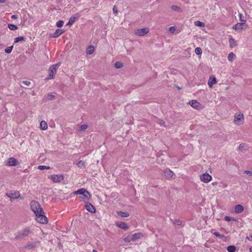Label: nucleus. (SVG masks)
<instances>
[{
    "label": "nucleus",
    "instance_id": "nucleus-1",
    "mask_svg": "<svg viewBox=\"0 0 252 252\" xmlns=\"http://www.w3.org/2000/svg\"><path fill=\"white\" fill-rule=\"evenodd\" d=\"M31 210L33 212L35 215L39 213H44L40 204L36 201L32 200L30 203Z\"/></svg>",
    "mask_w": 252,
    "mask_h": 252
},
{
    "label": "nucleus",
    "instance_id": "nucleus-2",
    "mask_svg": "<svg viewBox=\"0 0 252 252\" xmlns=\"http://www.w3.org/2000/svg\"><path fill=\"white\" fill-rule=\"evenodd\" d=\"M31 233V230L30 228L26 227L17 232L15 239L16 240H22L25 237H28Z\"/></svg>",
    "mask_w": 252,
    "mask_h": 252
},
{
    "label": "nucleus",
    "instance_id": "nucleus-3",
    "mask_svg": "<svg viewBox=\"0 0 252 252\" xmlns=\"http://www.w3.org/2000/svg\"><path fill=\"white\" fill-rule=\"evenodd\" d=\"M73 193L75 194L83 195L84 197L88 200H89L91 197V195L90 194V192L84 188H81L76 191H75Z\"/></svg>",
    "mask_w": 252,
    "mask_h": 252
},
{
    "label": "nucleus",
    "instance_id": "nucleus-4",
    "mask_svg": "<svg viewBox=\"0 0 252 252\" xmlns=\"http://www.w3.org/2000/svg\"><path fill=\"white\" fill-rule=\"evenodd\" d=\"M60 66V63H58L56 64H54L52 65L49 70V75L48 77L46 78L47 79H52L57 72V69Z\"/></svg>",
    "mask_w": 252,
    "mask_h": 252
},
{
    "label": "nucleus",
    "instance_id": "nucleus-5",
    "mask_svg": "<svg viewBox=\"0 0 252 252\" xmlns=\"http://www.w3.org/2000/svg\"><path fill=\"white\" fill-rule=\"evenodd\" d=\"M234 123L235 125H241L244 123V115L242 113L236 114L234 116Z\"/></svg>",
    "mask_w": 252,
    "mask_h": 252
},
{
    "label": "nucleus",
    "instance_id": "nucleus-6",
    "mask_svg": "<svg viewBox=\"0 0 252 252\" xmlns=\"http://www.w3.org/2000/svg\"><path fill=\"white\" fill-rule=\"evenodd\" d=\"M35 216V220L37 222L42 224H45L47 223V218L45 215H44V213H39L38 214L36 215Z\"/></svg>",
    "mask_w": 252,
    "mask_h": 252
},
{
    "label": "nucleus",
    "instance_id": "nucleus-7",
    "mask_svg": "<svg viewBox=\"0 0 252 252\" xmlns=\"http://www.w3.org/2000/svg\"><path fill=\"white\" fill-rule=\"evenodd\" d=\"M51 178L54 183H60L64 179V177L62 174H54L51 175Z\"/></svg>",
    "mask_w": 252,
    "mask_h": 252
},
{
    "label": "nucleus",
    "instance_id": "nucleus-8",
    "mask_svg": "<svg viewBox=\"0 0 252 252\" xmlns=\"http://www.w3.org/2000/svg\"><path fill=\"white\" fill-rule=\"evenodd\" d=\"M189 104L193 108L197 110H200L203 108V106L196 100H192L190 101L189 102Z\"/></svg>",
    "mask_w": 252,
    "mask_h": 252
},
{
    "label": "nucleus",
    "instance_id": "nucleus-9",
    "mask_svg": "<svg viewBox=\"0 0 252 252\" xmlns=\"http://www.w3.org/2000/svg\"><path fill=\"white\" fill-rule=\"evenodd\" d=\"M19 161L14 158H8L6 161V165L10 166H15L19 165Z\"/></svg>",
    "mask_w": 252,
    "mask_h": 252
},
{
    "label": "nucleus",
    "instance_id": "nucleus-10",
    "mask_svg": "<svg viewBox=\"0 0 252 252\" xmlns=\"http://www.w3.org/2000/svg\"><path fill=\"white\" fill-rule=\"evenodd\" d=\"M6 196L11 199H14L19 198L20 196V194L18 191H9L6 193Z\"/></svg>",
    "mask_w": 252,
    "mask_h": 252
},
{
    "label": "nucleus",
    "instance_id": "nucleus-11",
    "mask_svg": "<svg viewBox=\"0 0 252 252\" xmlns=\"http://www.w3.org/2000/svg\"><path fill=\"white\" fill-rule=\"evenodd\" d=\"M201 180L206 183L210 182L212 179V176L208 173H204L200 176Z\"/></svg>",
    "mask_w": 252,
    "mask_h": 252
},
{
    "label": "nucleus",
    "instance_id": "nucleus-12",
    "mask_svg": "<svg viewBox=\"0 0 252 252\" xmlns=\"http://www.w3.org/2000/svg\"><path fill=\"white\" fill-rule=\"evenodd\" d=\"M149 31L147 28H143L137 30L135 34L138 36H143L149 32Z\"/></svg>",
    "mask_w": 252,
    "mask_h": 252
},
{
    "label": "nucleus",
    "instance_id": "nucleus-13",
    "mask_svg": "<svg viewBox=\"0 0 252 252\" xmlns=\"http://www.w3.org/2000/svg\"><path fill=\"white\" fill-rule=\"evenodd\" d=\"M85 208L88 211L90 212L91 213H94L96 211L94 207V206L89 202H87L86 203Z\"/></svg>",
    "mask_w": 252,
    "mask_h": 252
},
{
    "label": "nucleus",
    "instance_id": "nucleus-14",
    "mask_svg": "<svg viewBox=\"0 0 252 252\" xmlns=\"http://www.w3.org/2000/svg\"><path fill=\"white\" fill-rule=\"evenodd\" d=\"M245 25V23L244 22L241 23H237L233 27V29H234L235 31L243 30L244 29V26Z\"/></svg>",
    "mask_w": 252,
    "mask_h": 252
},
{
    "label": "nucleus",
    "instance_id": "nucleus-15",
    "mask_svg": "<svg viewBox=\"0 0 252 252\" xmlns=\"http://www.w3.org/2000/svg\"><path fill=\"white\" fill-rule=\"evenodd\" d=\"M244 211V207L241 205H237L234 207V212L237 214L242 213Z\"/></svg>",
    "mask_w": 252,
    "mask_h": 252
},
{
    "label": "nucleus",
    "instance_id": "nucleus-16",
    "mask_svg": "<svg viewBox=\"0 0 252 252\" xmlns=\"http://www.w3.org/2000/svg\"><path fill=\"white\" fill-rule=\"evenodd\" d=\"M163 173L164 175L168 178H171L174 175V173L172 171L169 169H167L164 170Z\"/></svg>",
    "mask_w": 252,
    "mask_h": 252
},
{
    "label": "nucleus",
    "instance_id": "nucleus-17",
    "mask_svg": "<svg viewBox=\"0 0 252 252\" xmlns=\"http://www.w3.org/2000/svg\"><path fill=\"white\" fill-rule=\"evenodd\" d=\"M117 225L120 228L124 230H127L128 228L127 224L124 222H120L117 223Z\"/></svg>",
    "mask_w": 252,
    "mask_h": 252
},
{
    "label": "nucleus",
    "instance_id": "nucleus-18",
    "mask_svg": "<svg viewBox=\"0 0 252 252\" xmlns=\"http://www.w3.org/2000/svg\"><path fill=\"white\" fill-rule=\"evenodd\" d=\"M79 18L78 15H75L71 16L69 20V21L67 24L68 26H71L75 21L76 20L78 19Z\"/></svg>",
    "mask_w": 252,
    "mask_h": 252
},
{
    "label": "nucleus",
    "instance_id": "nucleus-19",
    "mask_svg": "<svg viewBox=\"0 0 252 252\" xmlns=\"http://www.w3.org/2000/svg\"><path fill=\"white\" fill-rule=\"evenodd\" d=\"M238 150L241 152H244L248 150V145L246 143H241L238 148Z\"/></svg>",
    "mask_w": 252,
    "mask_h": 252
},
{
    "label": "nucleus",
    "instance_id": "nucleus-20",
    "mask_svg": "<svg viewBox=\"0 0 252 252\" xmlns=\"http://www.w3.org/2000/svg\"><path fill=\"white\" fill-rule=\"evenodd\" d=\"M36 246L35 242H32L25 246L24 248L28 250H32L35 248Z\"/></svg>",
    "mask_w": 252,
    "mask_h": 252
},
{
    "label": "nucleus",
    "instance_id": "nucleus-21",
    "mask_svg": "<svg viewBox=\"0 0 252 252\" xmlns=\"http://www.w3.org/2000/svg\"><path fill=\"white\" fill-rule=\"evenodd\" d=\"M142 236V234L140 233H135V234H133L132 235H131L132 241H135L136 240L141 238Z\"/></svg>",
    "mask_w": 252,
    "mask_h": 252
},
{
    "label": "nucleus",
    "instance_id": "nucleus-22",
    "mask_svg": "<svg viewBox=\"0 0 252 252\" xmlns=\"http://www.w3.org/2000/svg\"><path fill=\"white\" fill-rule=\"evenodd\" d=\"M117 215L122 218H126L129 216V214L128 213L123 211L117 212Z\"/></svg>",
    "mask_w": 252,
    "mask_h": 252
},
{
    "label": "nucleus",
    "instance_id": "nucleus-23",
    "mask_svg": "<svg viewBox=\"0 0 252 252\" xmlns=\"http://www.w3.org/2000/svg\"><path fill=\"white\" fill-rule=\"evenodd\" d=\"M63 33V31L62 30L57 29L56 30V32L53 34L52 37L53 38H57L59 36Z\"/></svg>",
    "mask_w": 252,
    "mask_h": 252
},
{
    "label": "nucleus",
    "instance_id": "nucleus-24",
    "mask_svg": "<svg viewBox=\"0 0 252 252\" xmlns=\"http://www.w3.org/2000/svg\"><path fill=\"white\" fill-rule=\"evenodd\" d=\"M229 43L230 47L231 48H233L236 45V42H235L234 39L232 38V37L229 38Z\"/></svg>",
    "mask_w": 252,
    "mask_h": 252
},
{
    "label": "nucleus",
    "instance_id": "nucleus-25",
    "mask_svg": "<svg viewBox=\"0 0 252 252\" xmlns=\"http://www.w3.org/2000/svg\"><path fill=\"white\" fill-rule=\"evenodd\" d=\"M217 83V81L216 78H213V79H210V80L208 81V85L211 88L213 86V85H214Z\"/></svg>",
    "mask_w": 252,
    "mask_h": 252
},
{
    "label": "nucleus",
    "instance_id": "nucleus-26",
    "mask_svg": "<svg viewBox=\"0 0 252 252\" xmlns=\"http://www.w3.org/2000/svg\"><path fill=\"white\" fill-rule=\"evenodd\" d=\"M236 250V248L234 245H230L227 247V250L228 252H234Z\"/></svg>",
    "mask_w": 252,
    "mask_h": 252
},
{
    "label": "nucleus",
    "instance_id": "nucleus-27",
    "mask_svg": "<svg viewBox=\"0 0 252 252\" xmlns=\"http://www.w3.org/2000/svg\"><path fill=\"white\" fill-rule=\"evenodd\" d=\"M213 234L216 236V237H218L219 238H220V239H224L226 238V237L223 234H220L219 232H215L213 233Z\"/></svg>",
    "mask_w": 252,
    "mask_h": 252
},
{
    "label": "nucleus",
    "instance_id": "nucleus-28",
    "mask_svg": "<svg viewBox=\"0 0 252 252\" xmlns=\"http://www.w3.org/2000/svg\"><path fill=\"white\" fill-rule=\"evenodd\" d=\"M94 48L92 46H90L86 50V52L87 54L91 55L93 54V53L94 52Z\"/></svg>",
    "mask_w": 252,
    "mask_h": 252
},
{
    "label": "nucleus",
    "instance_id": "nucleus-29",
    "mask_svg": "<svg viewBox=\"0 0 252 252\" xmlns=\"http://www.w3.org/2000/svg\"><path fill=\"white\" fill-rule=\"evenodd\" d=\"M171 8L172 10H174V11H178V12L182 11L181 9L180 8V7H179L177 5H172L171 6Z\"/></svg>",
    "mask_w": 252,
    "mask_h": 252
},
{
    "label": "nucleus",
    "instance_id": "nucleus-30",
    "mask_svg": "<svg viewBox=\"0 0 252 252\" xmlns=\"http://www.w3.org/2000/svg\"><path fill=\"white\" fill-rule=\"evenodd\" d=\"M236 57V56L233 53H230L228 54V60L229 61H232Z\"/></svg>",
    "mask_w": 252,
    "mask_h": 252
},
{
    "label": "nucleus",
    "instance_id": "nucleus-31",
    "mask_svg": "<svg viewBox=\"0 0 252 252\" xmlns=\"http://www.w3.org/2000/svg\"><path fill=\"white\" fill-rule=\"evenodd\" d=\"M194 25L197 27H203L205 26V24L199 21H195L194 22Z\"/></svg>",
    "mask_w": 252,
    "mask_h": 252
},
{
    "label": "nucleus",
    "instance_id": "nucleus-32",
    "mask_svg": "<svg viewBox=\"0 0 252 252\" xmlns=\"http://www.w3.org/2000/svg\"><path fill=\"white\" fill-rule=\"evenodd\" d=\"M8 28L11 31H15L18 29V27L13 24H9L8 25Z\"/></svg>",
    "mask_w": 252,
    "mask_h": 252
},
{
    "label": "nucleus",
    "instance_id": "nucleus-33",
    "mask_svg": "<svg viewBox=\"0 0 252 252\" xmlns=\"http://www.w3.org/2000/svg\"><path fill=\"white\" fill-rule=\"evenodd\" d=\"M85 162L82 160H80L79 161L76 165H77V166L80 168L84 167L85 166Z\"/></svg>",
    "mask_w": 252,
    "mask_h": 252
},
{
    "label": "nucleus",
    "instance_id": "nucleus-34",
    "mask_svg": "<svg viewBox=\"0 0 252 252\" xmlns=\"http://www.w3.org/2000/svg\"><path fill=\"white\" fill-rule=\"evenodd\" d=\"M224 220L227 221H231V220L234 221H237V220L235 219H234L232 217H229V216H225L224 218Z\"/></svg>",
    "mask_w": 252,
    "mask_h": 252
},
{
    "label": "nucleus",
    "instance_id": "nucleus-35",
    "mask_svg": "<svg viewBox=\"0 0 252 252\" xmlns=\"http://www.w3.org/2000/svg\"><path fill=\"white\" fill-rule=\"evenodd\" d=\"M24 40V37L23 36H19L14 39V42L17 43L19 41H23Z\"/></svg>",
    "mask_w": 252,
    "mask_h": 252
},
{
    "label": "nucleus",
    "instance_id": "nucleus-36",
    "mask_svg": "<svg viewBox=\"0 0 252 252\" xmlns=\"http://www.w3.org/2000/svg\"><path fill=\"white\" fill-rule=\"evenodd\" d=\"M123 66V63L120 62H117L115 64V67L116 68H120Z\"/></svg>",
    "mask_w": 252,
    "mask_h": 252
},
{
    "label": "nucleus",
    "instance_id": "nucleus-37",
    "mask_svg": "<svg viewBox=\"0 0 252 252\" xmlns=\"http://www.w3.org/2000/svg\"><path fill=\"white\" fill-rule=\"evenodd\" d=\"M13 48V46H9L5 49L4 51L6 53L10 54L12 52Z\"/></svg>",
    "mask_w": 252,
    "mask_h": 252
},
{
    "label": "nucleus",
    "instance_id": "nucleus-38",
    "mask_svg": "<svg viewBox=\"0 0 252 252\" xmlns=\"http://www.w3.org/2000/svg\"><path fill=\"white\" fill-rule=\"evenodd\" d=\"M50 167L48 166H45V165H39L38 166V169L40 170H44V169H49Z\"/></svg>",
    "mask_w": 252,
    "mask_h": 252
},
{
    "label": "nucleus",
    "instance_id": "nucleus-39",
    "mask_svg": "<svg viewBox=\"0 0 252 252\" xmlns=\"http://www.w3.org/2000/svg\"><path fill=\"white\" fill-rule=\"evenodd\" d=\"M195 53L199 55L202 54V49L200 47H197L195 49Z\"/></svg>",
    "mask_w": 252,
    "mask_h": 252
},
{
    "label": "nucleus",
    "instance_id": "nucleus-40",
    "mask_svg": "<svg viewBox=\"0 0 252 252\" xmlns=\"http://www.w3.org/2000/svg\"><path fill=\"white\" fill-rule=\"evenodd\" d=\"M63 21L60 20L56 23V26L58 28H61L63 27Z\"/></svg>",
    "mask_w": 252,
    "mask_h": 252
},
{
    "label": "nucleus",
    "instance_id": "nucleus-41",
    "mask_svg": "<svg viewBox=\"0 0 252 252\" xmlns=\"http://www.w3.org/2000/svg\"><path fill=\"white\" fill-rule=\"evenodd\" d=\"M124 240L126 242H129L132 241L131 236H127L124 239Z\"/></svg>",
    "mask_w": 252,
    "mask_h": 252
},
{
    "label": "nucleus",
    "instance_id": "nucleus-42",
    "mask_svg": "<svg viewBox=\"0 0 252 252\" xmlns=\"http://www.w3.org/2000/svg\"><path fill=\"white\" fill-rule=\"evenodd\" d=\"M47 99L53 100L55 98V95L53 94H49L47 96Z\"/></svg>",
    "mask_w": 252,
    "mask_h": 252
},
{
    "label": "nucleus",
    "instance_id": "nucleus-43",
    "mask_svg": "<svg viewBox=\"0 0 252 252\" xmlns=\"http://www.w3.org/2000/svg\"><path fill=\"white\" fill-rule=\"evenodd\" d=\"M22 83H23L24 85H26V86H30V85L31 84V82H30V81H27V80H26V81H22Z\"/></svg>",
    "mask_w": 252,
    "mask_h": 252
},
{
    "label": "nucleus",
    "instance_id": "nucleus-44",
    "mask_svg": "<svg viewBox=\"0 0 252 252\" xmlns=\"http://www.w3.org/2000/svg\"><path fill=\"white\" fill-rule=\"evenodd\" d=\"M176 30V28L175 27H171L169 29V32L171 33H174Z\"/></svg>",
    "mask_w": 252,
    "mask_h": 252
},
{
    "label": "nucleus",
    "instance_id": "nucleus-45",
    "mask_svg": "<svg viewBox=\"0 0 252 252\" xmlns=\"http://www.w3.org/2000/svg\"><path fill=\"white\" fill-rule=\"evenodd\" d=\"M88 127H79V128L77 129V131H84Z\"/></svg>",
    "mask_w": 252,
    "mask_h": 252
},
{
    "label": "nucleus",
    "instance_id": "nucleus-46",
    "mask_svg": "<svg viewBox=\"0 0 252 252\" xmlns=\"http://www.w3.org/2000/svg\"><path fill=\"white\" fill-rule=\"evenodd\" d=\"M40 126H47L46 122H45V121H42L40 123Z\"/></svg>",
    "mask_w": 252,
    "mask_h": 252
},
{
    "label": "nucleus",
    "instance_id": "nucleus-47",
    "mask_svg": "<svg viewBox=\"0 0 252 252\" xmlns=\"http://www.w3.org/2000/svg\"><path fill=\"white\" fill-rule=\"evenodd\" d=\"M244 173L252 176V170H246L244 171Z\"/></svg>",
    "mask_w": 252,
    "mask_h": 252
},
{
    "label": "nucleus",
    "instance_id": "nucleus-48",
    "mask_svg": "<svg viewBox=\"0 0 252 252\" xmlns=\"http://www.w3.org/2000/svg\"><path fill=\"white\" fill-rule=\"evenodd\" d=\"M242 16H243L242 14H239V19H240V20L241 21L245 23L246 20L242 19Z\"/></svg>",
    "mask_w": 252,
    "mask_h": 252
},
{
    "label": "nucleus",
    "instance_id": "nucleus-49",
    "mask_svg": "<svg viewBox=\"0 0 252 252\" xmlns=\"http://www.w3.org/2000/svg\"><path fill=\"white\" fill-rule=\"evenodd\" d=\"M176 221L178 225H180L182 224V221L179 220H176Z\"/></svg>",
    "mask_w": 252,
    "mask_h": 252
},
{
    "label": "nucleus",
    "instance_id": "nucleus-50",
    "mask_svg": "<svg viewBox=\"0 0 252 252\" xmlns=\"http://www.w3.org/2000/svg\"><path fill=\"white\" fill-rule=\"evenodd\" d=\"M11 18L13 19H17L18 18V16L16 15H13L11 16Z\"/></svg>",
    "mask_w": 252,
    "mask_h": 252
},
{
    "label": "nucleus",
    "instance_id": "nucleus-51",
    "mask_svg": "<svg viewBox=\"0 0 252 252\" xmlns=\"http://www.w3.org/2000/svg\"><path fill=\"white\" fill-rule=\"evenodd\" d=\"M41 130H47L48 127H39Z\"/></svg>",
    "mask_w": 252,
    "mask_h": 252
},
{
    "label": "nucleus",
    "instance_id": "nucleus-52",
    "mask_svg": "<svg viewBox=\"0 0 252 252\" xmlns=\"http://www.w3.org/2000/svg\"><path fill=\"white\" fill-rule=\"evenodd\" d=\"M247 239H248L250 241H252V236L250 235L249 236L247 237Z\"/></svg>",
    "mask_w": 252,
    "mask_h": 252
},
{
    "label": "nucleus",
    "instance_id": "nucleus-53",
    "mask_svg": "<svg viewBox=\"0 0 252 252\" xmlns=\"http://www.w3.org/2000/svg\"><path fill=\"white\" fill-rule=\"evenodd\" d=\"M113 10L114 13H118L117 10L115 9V6L114 7Z\"/></svg>",
    "mask_w": 252,
    "mask_h": 252
},
{
    "label": "nucleus",
    "instance_id": "nucleus-54",
    "mask_svg": "<svg viewBox=\"0 0 252 252\" xmlns=\"http://www.w3.org/2000/svg\"><path fill=\"white\" fill-rule=\"evenodd\" d=\"M164 123V122H163V121H162V120H161V121H160L159 124H160V125H162V124H163Z\"/></svg>",
    "mask_w": 252,
    "mask_h": 252
},
{
    "label": "nucleus",
    "instance_id": "nucleus-55",
    "mask_svg": "<svg viewBox=\"0 0 252 252\" xmlns=\"http://www.w3.org/2000/svg\"><path fill=\"white\" fill-rule=\"evenodd\" d=\"M5 1V0H0V3H4Z\"/></svg>",
    "mask_w": 252,
    "mask_h": 252
},
{
    "label": "nucleus",
    "instance_id": "nucleus-56",
    "mask_svg": "<svg viewBox=\"0 0 252 252\" xmlns=\"http://www.w3.org/2000/svg\"><path fill=\"white\" fill-rule=\"evenodd\" d=\"M80 126H87V125H81Z\"/></svg>",
    "mask_w": 252,
    "mask_h": 252
},
{
    "label": "nucleus",
    "instance_id": "nucleus-57",
    "mask_svg": "<svg viewBox=\"0 0 252 252\" xmlns=\"http://www.w3.org/2000/svg\"><path fill=\"white\" fill-rule=\"evenodd\" d=\"M250 251H251V252H252V248H250Z\"/></svg>",
    "mask_w": 252,
    "mask_h": 252
}]
</instances>
